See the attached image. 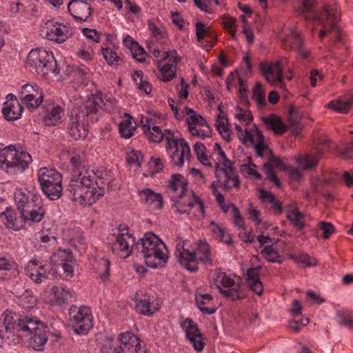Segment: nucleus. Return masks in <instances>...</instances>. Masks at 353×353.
<instances>
[{"label": "nucleus", "mask_w": 353, "mask_h": 353, "mask_svg": "<svg viewBox=\"0 0 353 353\" xmlns=\"http://www.w3.org/2000/svg\"><path fill=\"white\" fill-rule=\"evenodd\" d=\"M15 336L32 349L41 351L48 339V327L34 317L21 316L7 310L1 318L0 338L10 339Z\"/></svg>", "instance_id": "obj_1"}, {"label": "nucleus", "mask_w": 353, "mask_h": 353, "mask_svg": "<svg viewBox=\"0 0 353 353\" xmlns=\"http://www.w3.org/2000/svg\"><path fill=\"white\" fill-rule=\"evenodd\" d=\"M112 177L104 168L84 170L73 174L67 190L73 201L81 205H91L104 195L103 185L112 190Z\"/></svg>", "instance_id": "obj_2"}, {"label": "nucleus", "mask_w": 353, "mask_h": 353, "mask_svg": "<svg viewBox=\"0 0 353 353\" xmlns=\"http://www.w3.org/2000/svg\"><path fill=\"white\" fill-rule=\"evenodd\" d=\"M99 108L108 110L101 93L92 94L83 104L74 110V113H71L68 124L70 136L74 140L85 138L88 133L89 123L97 122L99 119Z\"/></svg>", "instance_id": "obj_3"}, {"label": "nucleus", "mask_w": 353, "mask_h": 353, "mask_svg": "<svg viewBox=\"0 0 353 353\" xmlns=\"http://www.w3.org/2000/svg\"><path fill=\"white\" fill-rule=\"evenodd\" d=\"M136 247L148 267L159 268L166 264L168 259L166 246L153 232L145 233L137 243Z\"/></svg>", "instance_id": "obj_4"}, {"label": "nucleus", "mask_w": 353, "mask_h": 353, "mask_svg": "<svg viewBox=\"0 0 353 353\" xmlns=\"http://www.w3.org/2000/svg\"><path fill=\"white\" fill-rule=\"evenodd\" d=\"M14 200L21 218L25 223L32 225L43 219L46 210L39 196L31 192L26 194L19 191L14 195Z\"/></svg>", "instance_id": "obj_5"}, {"label": "nucleus", "mask_w": 353, "mask_h": 353, "mask_svg": "<svg viewBox=\"0 0 353 353\" xmlns=\"http://www.w3.org/2000/svg\"><path fill=\"white\" fill-rule=\"evenodd\" d=\"M38 181L44 194L51 200H57L62 195V175L54 168L39 170Z\"/></svg>", "instance_id": "obj_6"}, {"label": "nucleus", "mask_w": 353, "mask_h": 353, "mask_svg": "<svg viewBox=\"0 0 353 353\" xmlns=\"http://www.w3.org/2000/svg\"><path fill=\"white\" fill-rule=\"evenodd\" d=\"M27 65L42 76H46L50 72H59L52 52L42 48L32 50L30 52Z\"/></svg>", "instance_id": "obj_7"}, {"label": "nucleus", "mask_w": 353, "mask_h": 353, "mask_svg": "<svg viewBox=\"0 0 353 353\" xmlns=\"http://www.w3.org/2000/svg\"><path fill=\"white\" fill-rule=\"evenodd\" d=\"M68 314L73 331L79 335H86L94 326L93 316L89 307L73 305Z\"/></svg>", "instance_id": "obj_8"}, {"label": "nucleus", "mask_w": 353, "mask_h": 353, "mask_svg": "<svg viewBox=\"0 0 353 353\" xmlns=\"http://www.w3.org/2000/svg\"><path fill=\"white\" fill-rule=\"evenodd\" d=\"M210 286L217 289L219 293L232 301L244 298L240 290V284L236 283L225 272H215Z\"/></svg>", "instance_id": "obj_9"}, {"label": "nucleus", "mask_w": 353, "mask_h": 353, "mask_svg": "<svg viewBox=\"0 0 353 353\" xmlns=\"http://www.w3.org/2000/svg\"><path fill=\"white\" fill-rule=\"evenodd\" d=\"M215 176L220 186L225 191L239 189L241 180L234 166V162L215 164Z\"/></svg>", "instance_id": "obj_10"}, {"label": "nucleus", "mask_w": 353, "mask_h": 353, "mask_svg": "<svg viewBox=\"0 0 353 353\" xmlns=\"http://www.w3.org/2000/svg\"><path fill=\"white\" fill-rule=\"evenodd\" d=\"M170 199L173 202L172 206L175 208V211L181 214H189L192 208L197 203L202 216L204 215V203L192 190H188L178 194H171Z\"/></svg>", "instance_id": "obj_11"}, {"label": "nucleus", "mask_w": 353, "mask_h": 353, "mask_svg": "<svg viewBox=\"0 0 353 353\" xmlns=\"http://www.w3.org/2000/svg\"><path fill=\"white\" fill-rule=\"evenodd\" d=\"M52 269L61 274L64 279L73 276L74 259L69 249L59 250L50 258Z\"/></svg>", "instance_id": "obj_12"}, {"label": "nucleus", "mask_w": 353, "mask_h": 353, "mask_svg": "<svg viewBox=\"0 0 353 353\" xmlns=\"http://www.w3.org/2000/svg\"><path fill=\"white\" fill-rule=\"evenodd\" d=\"M41 34L48 40L56 43H63L72 35L68 26L63 23L48 20L41 24Z\"/></svg>", "instance_id": "obj_13"}, {"label": "nucleus", "mask_w": 353, "mask_h": 353, "mask_svg": "<svg viewBox=\"0 0 353 353\" xmlns=\"http://www.w3.org/2000/svg\"><path fill=\"white\" fill-rule=\"evenodd\" d=\"M119 231L116 241L112 245V250L120 258L125 259L131 254L135 239L129 234L128 227L126 225H120Z\"/></svg>", "instance_id": "obj_14"}, {"label": "nucleus", "mask_w": 353, "mask_h": 353, "mask_svg": "<svg viewBox=\"0 0 353 353\" xmlns=\"http://www.w3.org/2000/svg\"><path fill=\"white\" fill-rule=\"evenodd\" d=\"M181 326L185 332L186 339L192 345L194 349L197 352L203 350L205 346L202 334L194 321L187 318L181 322Z\"/></svg>", "instance_id": "obj_15"}, {"label": "nucleus", "mask_w": 353, "mask_h": 353, "mask_svg": "<svg viewBox=\"0 0 353 353\" xmlns=\"http://www.w3.org/2000/svg\"><path fill=\"white\" fill-rule=\"evenodd\" d=\"M176 145H171L168 148L165 146L167 151L169 152L171 162L174 166H182L184 163L185 158L190 157V149L186 141L181 138L175 137Z\"/></svg>", "instance_id": "obj_16"}, {"label": "nucleus", "mask_w": 353, "mask_h": 353, "mask_svg": "<svg viewBox=\"0 0 353 353\" xmlns=\"http://www.w3.org/2000/svg\"><path fill=\"white\" fill-rule=\"evenodd\" d=\"M314 13H318L320 16L323 17L324 24L322 25L323 27H325L326 22H330V28L328 30L323 28L320 31V38L322 39L328 31H334L336 30V22L339 20L340 17V12L339 11V7L336 5H325L323 6V11L321 12H315L313 10ZM307 21H311L312 19H307ZM313 21H316L319 25V22L316 19H312Z\"/></svg>", "instance_id": "obj_17"}, {"label": "nucleus", "mask_w": 353, "mask_h": 353, "mask_svg": "<svg viewBox=\"0 0 353 353\" xmlns=\"http://www.w3.org/2000/svg\"><path fill=\"white\" fill-rule=\"evenodd\" d=\"M68 9L76 21L83 23L88 21L92 12L91 6L85 0H71Z\"/></svg>", "instance_id": "obj_18"}, {"label": "nucleus", "mask_w": 353, "mask_h": 353, "mask_svg": "<svg viewBox=\"0 0 353 353\" xmlns=\"http://www.w3.org/2000/svg\"><path fill=\"white\" fill-rule=\"evenodd\" d=\"M175 256L180 264L190 272H195L198 270L196 263L195 252H190L184 248L183 243H179L176 245Z\"/></svg>", "instance_id": "obj_19"}, {"label": "nucleus", "mask_w": 353, "mask_h": 353, "mask_svg": "<svg viewBox=\"0 0 353 353\" xmlns=\"http://www.w3.org/2000/svg\"><path fill=\"white\" fill-rule=\"evenodd\" d=\"M46 267L47 265L43 263V261L33 258L28 263L26 274L35 283H41L43 279L48 278Z\"/></svg>", "instance_id": "obj_20"}, {"label": "nucleus", "mask_w": 353, "mask_h": 353, "mask_svg": "<svg viewBox=\"0 0 353 353\" xmlns=\"http://www.w3.org/2000/svg\"><path fill=\"white\" fill-rule=\"evenodd\" d=\"M176 52L168 51L163 53L162 60H166L169 59V61L172 63H165L161 69L160 79L164 82H168L171 81L176 75V64L181 61V58L176 55Z\"/></svg>", "instance_id": "obj_21"}, {"label": "nucleus", "mask_w": 353, "mask_h": 353, "mask_svg": "<svg viewBox=\"0 0 353 353\" xmlns=\"http://www.w3.org/2000/svg\"><path fill=\"white\" fill-rule=\"evenodd\" d=\"M145 134L151 142L159 143L163 139H165L167 142L168 148L171 145H176V144L174 134L170 130H165L164 132H162L159 126L154 125Z\"/></svg>", "instance_id": "obj_22"}, {"label": "nucleus", "mask_w": 353, "mask_h": 353, "mask_svg": "<svg viewBox=\"0 0 353 353\" xmlns=\"http://www.w3.org/2000/svg\"><path fill=\"white\" fill-rule=\"evenodd\" d=\"M285 49L298 50L300 55L305 59L309 56L308 52H304L302 49L303 41L299 33L295 29H290V33L282 39Z\"/></svg>", "instance_id": "obj_23"}, {"label": "nucleus", "mask_w": 353, "mask_h": 353, "mask_svg": "<svg viewBox=\"0 0 353 353\" xmlns=\"http://www.w3.org/2000/svg\"><path fill=\"white\" fill-rule=\"evenodd\" d=\"M261 68L263 75L268 82L271 83H282L283 76L279 62L271 63L268 65L261 63Z\"/></svg>", "instance_id": "obj_24"}, {"label": "nucleus", "mask_w": 353, "mask_h": 353, "mask_svg": "<svg viewBox=\"0 0 353 353\" xmlns=\"http://www.w3.org/2000/svg\"><path fill=\"white\" fill-rule=\"evenodd\" d=\"M137 193L140 201L142 203L150 205L154 210H159L162 208L163 205V200L161 194L154 192L150 188L139 190Z\"/></svg>", "instance_id": "obj_25"}, {"label": "nucleus", "mask_w": 353, "mask_h": 353, "mask_svg": "<svg viewBox=\"0 0 353 353\" xmlns=\"http://www.w3.org/2000/svg\"><path fill=\"white\" fill-rule=\"evenodd\" d=\"M327 107L339 113H347L353 108V92L347 93L338 99L330 101Z\"/></svg>", "instance_id": "obj_26"}, {"label": "nucleus", "mask_w": 353, "mask_h": 353, "mask_svg": "<svg viewBox=\"0 0 353 353\" xmlns=\"http://www.w3.org/2000/svg\"><path fill=\"white\" fill-rule=\"evenodd\" d=\"M17 151L15 145H10L3 147L0 144V168L7 170L13 168L14 159L16 158Z\"/></svg>", "instance_id": "obj_27"}, {"label": "nucleus", "mask_w": 353, "mask_h": 353, "mask_svg": "<svg viewBox=\"0 0 353 353\" xmlns=\"http://www.w3.org/2000/svg\"><path fill=\"white\" fill-rule=\"evenodd\" d=\"M188 183L185 178L180 174H174L168 181V191L170 194H178L188 190Z\"/></svg>", "instance_id": "obj_28"}, {"label": "nucleus", "mask_w": 353, "mask_h": 353, "mask_svg": "<svg viewBox=\"0 0 353 353\" xmlns=\"http://www.w3.org/2000/svg\"><path fill=\"white\" fill-rule=\"evenodd\" d=\"M261 267L250 268L247 271L246 281L250 290L258 295H261L263 287L259 277Z\"/></svg>", "instance_id": "obj_29"}, {"label": "nucleus", "mask_w": 353, "mask_h": 353, "mask_svg": "<svg viewBox=\"0 0 353 353\" xmlns=\"http://www.w3.org/2000/svg\"><path fill=\"white\" fill-rule=\"evenodd\" d=\"M120 347H116L114 352L116 353H121L122 350L129 351L132 349H134L135 347L140 345V340L132 332H126L121 334L120 337Z\"/></svg>", "instance_id": "obj_30"}, {"label": "nucleus", "mask_w": 353, "mask_h": 353, "mask_svg": "<svg viewBox=\"0 0 353 353\" xmlns=\"http://www.w3.org/2000/svg\"><path fill=\"white\" fill-rule=\"evenodd\" d=\"M314 8L315 5L313 0H303L302 6L297 9L296 12L305 19H316L320 24L323 25V17L318 13L313 12Z\"/></svg>", "instance_id": "obj_31"}, {"label": "nucleus", "mask_w": 353, "mask_h": 353, "mask_svg": "<svg viewBox=\"0 0 353 353\" xmlns=\"http://www.w3.org/2000/svg\"><path fill=\"white\" fill-rule=\"evenodd\" d=\"M194 252L196 263L199 261L206 266H212L213 265L210 248L208 243L200 241L198 243L197 249Z\"/></svg>", "instance_id": "obj_32"}, {"label": "nucleus", "mask_w": 353, "mask_h": 353, "mask_svg": "<svg viewBox=\"0 0 353 353\" xmlns=\"http://www.w3.org/2000/svg\"><path fill=\"white\" fill-rule=\"evenodd\" d=\"M16 303L26 310L34 308L37 305V298L30 290H25L22 293L16 291L14 292Z\"/></svg>", "instance_id": "obj_33"}, {"label": "nucleus", "mask_w": 353, "mask_h": 353, "mask_svg": "<svg viewBox=\"0 0 353 353\" xmlns=\"http://www.w3.org/2000/svg\"><path fill=\"white\" fill-rule=\"evenodd\" d=\"M62 109L58 105H49L46 108L43 122L46 125L53 126L61 123Z\"/></svg>", "instance_id": "obj_34"}, {"label": "nucleus", "mask_w": 353, "mask_h": 353, "mask_svg": "<svg viewBox=\"0 0 353 353\" xmlns=\"http://www.w3.org/2000/svg\"><path fill=\"white\" fill-rule=\"evenodd\" d=\"M23 110V108L19 101L13 103L6 102L4 103L2 113L7 120L14 121L21 117Z\"/></svg>", "instance_id": "obj_35"}, {"label": "nucleus", "mask_w": 353, "mask_h": 353, "mask_svg": "<svg viewBox=\"0 0 353 353\" xmlns=\"http://www.w3.org/2000/svg\"><path fill=\"white\" fill-rule=\"evenodd\" d=\"M263 122L265 124L267 128L273 131L276 134H283L286 131V127L280 117L275 114H271L269 117H263Z\"/></svg>", "instance_id": "obj_36"}, {"label": "nucleus", "mask_w": 353, "mask_h": 353, "mask_svg": "<svg viewBox=\"0 0 353 353\" xmlns=\"http://www.w3.org/2000/svg\"><path fill=\"white\" fill-rule=\"evenodd\" d=\"M261 254L269 262L279 264L283 262L282 256L279 253L278 245L276 243L264 246L261 251Z\"/></svg>", "instance_id": "obj_37"}, {"label": "nucleus", "mask_w": 353, "mask_h": 353, "mask_svg": "<svg viewBox=\"0 0 353 353\" xmlns=\"http://www.w3.org/2000/svg\"><path fill=\"white\" fill-rule=\"evenodd\" d=\"M134 301L137 303L136 308L141 314L144 315L151 316L152 312L151 311V299L147 294H141L137 292L134 295Z\"/></svg>", "instance_id": "obj_38"}, {"label": "nucleus", "mask_w": 353, "mask_h": 353, "mask_svg": "<svg viewBox=\"0 0 353 353\" xmlns=\"http://www.w3.org/2000/svg\"><path fill=\"white\" fill-rule=\"evenodd\" d=\"M253 145L256 154L259 157H267L269 154H272V150L265 144L264 137L258 128L256 129V140Z\"/></svg>", "instance_id": "obj_39"}, {"label": "nucleus", "mask_w": 353, "mask_h": 353, "mask_svg": "<svg viewBox=\"0 0 353 353\" xmlns=\"http://www.w3.org/2000/svg\"><path fill=\"white\" fill-rule=\"evenodd\" d=\"M97 276L103 281H107L110 277V262L106 258L97 259L93 264Z\"/></svg>", "instance_id": "obj_40"}, {"label": "nucleus", "mask_w": 353, "mask_h": 353, "mask_svg": "<svg viewBox=\"0 0 353 353\" xmlns=\"http://www.w3.org/2000/svg\"><path fill=\"white\" fill-rule=\"evenodd\" d=\"M50 292L54 295L56 303L61 305L65 303L72 297V293L65 286L54 285L50 289Z\"/></svg>", "instance_id": "obj_41"}, {"label": "nucleus", "mask_w": 353, "mask_h": 353, "mask_svg": "<svg viewBox=\"0 0 353 353\" xmlns=\"http://www.w3.org/2000/svg\"><path fill=\"white\" fill-rule=\"evenodd\" d=\"M305 215L298 209L289 210L287 212V219L299 230L304 228Z\"/></svg>", "instance_id": "obj_42"}, {"label": "nucleus", "mask_w": 353, "mask_h": 353, "mask_svg": "<svg viewBox=\"0 0 353 353\" xmlns=\"http://www.w3.org/2000/svg\"><path fill=\"white\" fill-rule=\"evenodd\" d=\"M212 296L210 294H196L195 295V301L199 310L204 314H212L216 312V308L208 307L203 305L212 300Z\"/></svg>", "instance_id": "obj_43"}, {"label": "nucleus", "mask_w": 353, "mask_h": 353, "mask_svg": "<svg viewBox=\"0 0 353 353\" xmlns=\"http://www.w3.org/2000/svg\"><path fill=\"white\" fill-rule=\"evenodd\" d=\"M102 54L103 58L110 66L119 65L122 62V58L114 48H103Z\"/></svg>", "instance_id": "obj_44"}, {"label": "nucleus", "mask_w": 353, "mask_h": 353, "mask_svg": "<svg viewBox=\"0 0 353 353\" xmlns=\"http://www.w3.org/2000/svg\"><path fill=\"white\" fill-rule=\"evenodd\" d=\"M0 218L7 227L16 230H19L14 211L11 208H7L4 212L0 213Z\"/></svg>", "instance_id": "obj_45"}, {"label": "nucleus", "mask_w": 353, "mask_h": 353, "mask_svg": "<svg viewBox=\"0 0 353 353\" xmlns=\"http://www.w3.org/2000/svg\"><path fill=\"white\" fill-rule=\"evenodd\" d=\"M126 119L123 120L119 125V130L121 136L125 139H129L134 134V131L136 130L135 126L132 125V117L126 114Z\"/></svg>", "instance_id": "obj_46"}, {"label": "nucleus", "mask_w": 353, "mask_h": 353, "mask_svg": "<svg viewBox=\"0 0 353 353\" xmlns=\"http://www.w3.org/2000/svg\"><path fill=\"white\" fill-rule=\"evenodd\" d=\"M14 164L13 165V168L19 169L21 170H24L32 162V157L26 152H19L17 150L16 158L14 159Z\"/></svg>", "instance_id": "obj_47"}, {"label": "nucleus", "mask_w": 353, "mask_h": 353, "mask_svg": "<svg viewBox=\"0 0 353 353\" xmlns=\"http://www.w3.org/2000/svg\"><path fill=\"white\" fill-rule=\"evenodd\" d=\"M216 128L224 140L230 141V130L227 118L219 115L216 120Z\"/></svg>", "instance_id": "obj_48"}, {"label": "nucleus", "mask_w": 353, "mask_h": 353, "mask_svg": "<svg viewBox=\"0 0 353 353\" xmlns=\"http://www.w3.org/2000/svg\"><path fill=\"white\" fill-rule=\"evenodd\" d=\"M194 151L201 163L206 166H212V163L209 161L208 156L205 154V147L202 143L196 142L194 145Z\"/></svg>", "instance_id": "obj_49"}, {"label": "nucleus", "mask_w": 353, "mask_h": 353, "mask_svg": "<svg viewBox=\"0 0 353 353\" xmlns=\"http://www.w3.org/2000/svg\"><path fill=\"white\" fill-rule=\"evenodd\" d=\"M39 92H41V90L37 86L34 87L31 84L26 83L22 85L19 97L20 99L22 98L28 99V97H37V96L39 94Z\"/></svg>", "instance_id": "obj_50"}, {"label": "nucleus", "mask_w": 353, "mask_h": 353, "mask_svg": "<svg viewBox=\"0 0 353 353\" xmlns=\"http://www.w3.org/2000/svg\"><path fill=\"white\" fill-rule=\"evenodd\" d=\"M318 157L312 155H307L299 160L300 164L303 167L304 169H312L316 166L318 164L320 157L322 156L323 153L319 150L317 152Z\"/></svg>", "instance_id": "obj_51"}, {"label": "nucleus", "mask_w": 353, "mask_h": 353, "mask_svg": "<svg viewBox=\"0 0 353 353\" xmlns=\"http://www.w3.org/2000/svg\"><path fill=\"white\" fill-rule=\"evenodd\" d=\"M16 267L15 263L10 262L4 257H0V281L8 277V271Z\"/></svg>", "instance_id": "obj_52"}, {"label": "nucleus", "mask_w": 353, "mask_h": 353, "mask_svg": "<svg viewBox=\"0 0 353 353\" xmlns=\"http://www.w3.org/2000/svg\"><path fill=\"white\" fill-rule=\"evenodd\" d=\"M70 162L72 165L73 174L88 170L85 163L79 154H73L70 157Z\"/></svg>", "instance_id": "obj_53"}, {"label": "nucleus", "mask_w": 353, "mask_h": 353, "mask_svg": "<svg viewBox=\"0 0 353 353\" xmlns=\"http://www.w3.org/2000/svg\"><path fill=\"white\" fill-rule=\"evenodd\" d=\"M290 258L293 259L294 261L303 263L307 267H312L316 265V259L310 257L306 253H301L297 256L291 254L290 255Z\"/></svg>", "instance_id": "obj_54"}, {"label": "nucleus", "mask_w": 353, "mask_h": 353, "mask_svg": "<svg viewBox=\"0 0 353 353\" xmlns=\"http://www.w3.org/2000/svg\"><path fill=\"white\" fill-rule=\"evenodd\" d=\"M21 103L25 104L26 106L32 110H35L40 106L43 101V94L41 92H39V94L37 97L30 98H22L21 99Z\"/></svg>", "instance_id": "obj_55"}, {"label": "nucleus", "mask_w": 353, "mask_h": 353, "mask_svg": "<svg viewBox=\"0 0 353 353\" xmlns=\"http://www.w3.org/2000/svg\"><path fill=\"white\" fill-rule=\"evenodd\" d=\"M148 29L153 37L156 38L157 39H161L165 37V32L163 27L159 26L152 20H148Z\"/></svg>", "instance_id": "obj_56"}, {"label": "nucleus", "mask_w": 353, "mask_h": 353, "mask_svg": "<svg viewBox=\"0 0 353 353\" xmlns=\"http://www.w3.org/2000/svg\"><path fill=\"white\" fill-rule=\"evenodd\" d=\"M252 98L259 105L263 106L265 104L264 93L261 90V85L259 82L256 83L255 87L253 89Z\"/></svg>", "instance_id": "obj_57"}, {"label": "nucleus", "mask_w": 353, "mask_h": 353, "mask_svg": "<svg viewBox=\"0 0 353 353\" xmlns=\"http://www.w3.org/2000/svg\"><path fill=\"white\" fill-rule=\"evenodd\" d=\"M337 321L340 325L350 327L353 323V316L345 312H338Z\"/></svg>", "instance_id": "obj_58"}, {"label": "nucleus", "mask_w": 353, "mask_h": 353, "mask_svg": "<svg viewBox=\"0 0 353 353\" xmlns=\"http://www.w3.org/2000/svg\"><path fill=\"white\" fill-rule=\"evenodd\" d=\"M196 36L198 41H202L205 36L211 37V33L205 25L201 22H197L195 25Z\"/></svg>", "instance_id": "obj_59"}, {"label": "nucleus", "mask_w": 353, "mask_h": 353, "mask_svg": "<svg viewBox=\"0 0 353 353\" xmlns=\"http://www.w3.org/2000/svg\"><path fill=\"white\" fill-rule=\"evenodd\" d=\"M214 152H216L219 155L215 164H226L232 162L226 157L225 152L222 150L221 146L219 143H214Z\"/></svg>", "instance_id": "obj_60"}, {"label": "nucleus", "mask_w": 353, "mask_h": 353, "mask_svg": "<svg viewBox=\"0 0 353 353\" xmlns=\"http://www.w3.org/2000/svg\"><path fill=\"white\" fill-rule=\"evenodd\" d=\"M255 165L250 163V164H243L241 166V171L243 174L247 175V176H254L257 179H261V176L258 172L254 169Z\"/></svg>", "instance_id": "obj_61"}, {"label": "nucleus", "mask_w": 353, "mask_h": 353, "mask_svg": "<svg viewBox=\"0 0 353 353\" xmlns=\"http://www.w3.org/2000/svg\"><path fill=\"white\" fill-rule=\"evenodd\" d=\"M233 214V223L234 224L241 228L244 226V218L241 216V212L238 208L234 204H231Z\"/></svg>", "instance_id": "obj_62"}, {"label": "nucleus", "mask_w": 353, "mask_h": 353, "mask_svg": "<svg viewBox=\"0 0 353 353\" xmlns=\"http://www.w3.org/2000/svg\"><path fill=\"white\" fill-rule=\"evenodd\" d=\"M319 228L323 231V236L325 239H329L330 236L335 232L334 225L329 222H319Z\"/></svg>", "instance_id": "obj_63"}, {"label": "nucleus", "mask_w": 353, "mask_h": 353, "mask_svg": "<svg viewBox=\"0 0 353 353\" xmlns=\"http://www.w3.org/2000/svg\"><path fill=\"white\" fill-rule=\"evenodd\" d=\"M134 59L139 62H143L145 60V52L144 49L137 43L131 50Z\"/></svg>", "instance_id": "obj_64"}]
</instances>
